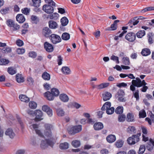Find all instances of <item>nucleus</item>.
Instances as JSON below:
<instances>
[{"mask_svg": "<svg viewBox=\"0 0 154 154\" xmlns=\"http://www.w3.org/2000/svg\"><path fill=\"white\" fill-rule=\"evenodd\" d=\"M111 103L110 102H105L102 107L101 109L102 111L106 110V112L108 115H111L113 113L115 108L113 107H111Z\"/></svg>", "mask_w": 154, "mask_h": 154, "instance_id": "f257e3e1", "label": "nucleus"}, {"mask_svg": "<svg viewBox=\"0 0 154 154\" xmlns=\"http://www.w3.org/2000/svg\"><path fill=\"white\" fill-rule=\"evenodd\" d=\"M67 130L69 134L73 135L82 131V126L79 125L73 126L70 128H67Z\"/></svg>", "mask_w": 154, "mask_h": 154, "instance_id": "f03ea898", "label": "nucleus"}, {"mask_svg": "<svg viewBox=\"0 0 154 154\" xmlns=\"http://www.w3.org/2000/svg\"><path fill=\"white\" fill-rule=\"evenodd\" d=\"M45 130L44 134L48 137H51L52 135L51 130L53 129V125L49 124H45L44 125Z\"/></svg>", "mask_w": 154, "mask_h": 154, "instance_id": "7ed1b4c3", "label": "nucleus"}, {"mask_svg": "<svg viewBox=\"0 0 154 154\" xmlns=\"http://www.w3.org/2000/svg\"><path fill=\"white\" fill-rule=\"evenodd\" d=\"M140 135V134H137V135H133L132 137H129L127 140L128 143L130 145L135 144L139 141V137Z\"/></svg>", "mask_w": 154, "mask_h": 154, "instance_id": "20e7f679", "label": "nucleus"}, {"mask_svg": "<svg viewBox=\"0 0 154 154\" xmlns=\"http://www.w3.org/2000/svg\"><path fill=\"white\" fill-rule=\"evenodd\" d=\"M51 42L54 44H56L61 41V39L60 36L55 34H52L49 36Z\"/></svg>", "mask_w": 154, "mask_h": 154, "instance_id": "39448f33", "label": "nucleus"}, {"mask_svg": "<svg viewBox=\"0 0 154 154\" xmlns=\"http://www.w3.org/2000/svg\"><path fill=\"white\" fill-rule=\"evenodd\" d=\"M54 144V143L52 141L49 139H45V140H42L41 144V147L42 148L45 149L47 148L48 146H49L53 147Z\"/></svg>", "mask_w": 154, "mask_h": 154, "instance_id": "423d86ee", "label": "nucleus"}, {"mask_svg": "<svg viewBox=\"0 0 154 154\" xmlns=\"http://www.w3.org/2000/svg\"><path fill=\"white\" fill-rule=\"evenodd\" d=\"M125 38L128 42H133L136 39V34L132 32H128L125 35Z\"/></svg>", "mask_w": 154, "mask_h": 154, "instance_id": "0eeeda50", "label": "nucleus"}, {"mask_svg": "<svg viewBox=\"0 0 154 154\" xmlns=\"http://www.w3.org/2000/svg\"><path fill=\"white\" fill-rule=\"evenodd\" d=\"M124 95L125 92L122 89H119L116 94L115 96L119 101L125 102L126 100L124 98Z\"/></svg>", "mask_w": 154, "mask_h": 154, "instance_id": "6e6552de", "label": "nucleus"}, {"mask_svg": "<svg viewBox=\"0 0 154 154\" xmlns=\"http://www.w3.org/2000/svg\"><path fill=\"white\" fill-rule=\"evenodd\" d=\"M55 6L50 5H45L42 7V10L48 14H51L54 12Z\"/></svg>", "mask_w": 154, "mask_h": 154, "instance_id": "1a4fd4ad", "label": "nucleus"}, {"mask_svg": "<svg viewBox=\"0 0 154 154\" xmlns=\"http://www.w3.org/2000/svg\"><path fill=\"white\" fill-rule=\"evenodd\" d=\"M34 114L36 116L35 119V121L38 122L42 119L41 118L43 116V113L41 110L38 109L34 111Z\"/></svg>", "mask_w": 154, "mask_h": 154, "instance_id": "9d476101", "label": "nucleus"}, {"mask_svg": "<svg viewBox=\"0 0 154 154\" xmlns=\"http://www.w3.org/2000/svg\"><path fill=\"white\" fill-rule=\"evenodd\" d=\"M44 46L45 49L48 52L50 53L53 51L54 48L53 46L49 42H45Z\"/></svg>", "mask_w": 154, "mask_h": 154, "instance_id": "9b49d317", "label": "nucleus"}, {"mask_svg": "<svg viewBox=\"0 0 154 154\" xmlns=\"http://www.w3.org/2000/svg\"><path fill=\"white\" fill-rule=\"evenodd\" d=\"M42 109L43 111L46 112L49 117H51L53 115L52 109L47 105H44Z\"/></svg>", "mask_w": 154, "mask_h": 154, "instance_id": "f8f14e48", "label": "nucleus"}, {"mask_svg": "<svg viewBox=\"0 0 154 154\" xmlns=\"http://www.w3.org/2000/svg\"><path fill=\"white\" fill-rule=\"evenodd\" d=\"M42 33L45 37L48 38L50 36V35L52 33V31L48 27H45L42 29Z\"/></svg>", "mask_w": 154, "mask_h": 154, "instance_id": "ddd939ff", "label": "nucleus"}, {"mask_svg": "<svg viewBox=\"0 0 154 154\" xmlns=\"http://www.w3.org/2000/svg\"><path fill=\"white\" fill-rule=\"evenodd\" d=\"M15 79L16 81L18 83H23L24 82V78L22 74H16Z\"/></svg>", "mask_w": 154, "mask_h": 154, "instance_id": "4468645a", "label": "nucleus"}, {"mask_svg": "<svg viewBox=\"0 0 154 154\" xmlns=\"http://www.w3.org/2000/svg\"><path fill=\"white\" fill-rule=\"evenodd\" d=\"M44 95L45 97L49 100H53L54 97V96L53 95L52 92L50 91H47L44 94Z\"/></svg>", "mask_w": 154, "mask_h": 154, "instance_id": "2eb2a0df", "label": "nucleus"}, {"mask_svg": "<svg viewBox=\"0 0 154 154\" xmlns=\"http://www.w3.org/2000/svg\"><path fill=\"white\" fill-rule=\"evenodd\" d=\"M106 140L107 142L109 143H112L116 140V137L114 135H109L106 137Z\"/></svg>", "mask_w": 154, "mask_h": 154, "instance_id": "dca6fc26", "label": "nucleus"}, {"mask_svg": "<svg viewBox=\"0 0 154 154\" xmlns=\"http://www.w3.org/2000/svg\"><path fill=\"white\" fill-rule=\"evenodd\" d=\"M16 19L17 21L20 23H23L25 20L24 16L21 14H18L16 17Z\"/></svg>", "mask_w": 154, "mask_h": 154, "instance_id": "f3484780", "label": "nucleus"}, {"mask_svg": "<svg viewBox=\"0 0 154 154\" xmlns=\"http://www.w3.org/2000/svg\"><path fill=\"white\" fill-rule=\"evenodd\" d=\"M102 97L103 101H106L109 100L112 97V94L106 91L102 94Z\"/></svg>", "mask_w": 154, "mask_h": 154, "instance_id": "a211bd4d", "label": "nucleus"}, {"mask_svg": "<svg viewBox=\"0 0 154 154\" xmlns=\"http://www.w3.org/2000/svg\"><path fill=\"white\" fill-rule=\"evenodd\" d=\"M5 134L11 138H13L15 135L13 130L11 128H8L5 132Z\"/></svg>", "mask_w": 154, "mask_h": 154, "instance_id": "6ab92c4d", "label": "nucleus"}, {"mask_svg": "<svg viewBox=\"0 0 154 154\" xmlns=\"http://www.w3.org/2000/svg\"><path fill=\"white\" fill-rule=\"evenodd\" d=\"M119 20H115L113 23L111 25L110 27L108 28V30H115L117 28V23L119 22Z\"/></svg>", "mask_w": 154, "mask_h": 154, "instance_id": "aec40b11", "label": "nucleus"}, {"mask_svg": "<svg viewBox=\"0 0 154 154\" xmlns=\"http://www.w3.org/2000/svg\"><path fill=\"white\" fill-rule=\"evenodd\" d=\"M150 50L148 48H144L142 49L141 54L143 56H147L151 54Z\"/></svg>", "mask_w": 154, "mask_h": 154, "instance_id": "412c9836", "label": "nucleus"}, {"mask_svg": "<svg viewBox=\"0 0 154 154\" xmlns=\"http://www.w3.org/2000/svg\"><path fill=\"white\" fill-rule=\"evenodd\" d=\"M95 130H99L102 129L103 127V124L100 122L95 123L93 126Z\"/></svg>", "mask_w": 154, "mask_h": 154, "instance_id": "4be33fe9", "label": "nucleus"}, {"mask_svg": "<svg viewBox=\"0 0 154 154\" xmlns=\"http://www.w3.org/2000/svg\"><path fill=\"white\" fill-rule=\"evenodd\" d=\"M59 97L60 100L64 102H68L69 100L68 96L64 94H61L59 96Z\"/></svg>", "mask_w": 154, "mask_h": 154, "instance_id": "5701e85b", "label": "nucleus"}, {"mask_svg": "<svg viewBox=\"0 0 154 154\" xmlns=\"http://www.w3.org/2000/svg\"><path fill=\"white\" fill-rule=\"evenodd\" d=\"M48 24L49 27L51 29H55L58 27L57 23L53 20L49 21L48 22Z\"/></svg>", "mask_w": 154, "mask_h": 154, "instance_id": "b1692460", "label": "nucleus"}, {"mask_svg": "<svg viewBox=\"0 0 154 154\" xmlns=\"http://www.w3.org/2000/svg\"><path fill=\"white\" fill-rule=\"evenodd\" d=\"M19 98L21 101L26 103H28L29 101V98L24 94H21L19 96Z\"/></svg>", "mask_w": 154, "mask_h": 154, "instance_id": "393cba45", "label": "nucleus"}, {"mask_svg": "<svg viewBox=\"0 0 154 154\" xmlns=\"http://www.w3.org/2000/svg\"><path fill=\"white\" fill-rule=\"evenodd\" d=\"M61 70L63 73L65 75H69L71 73V70L67 66H63Z\"/></svg>", "mask_w": 154, "mask_h": 154, "instance_id": "a878e982", "label": "nucleus"}, {"mask_svg": "<svg viewBox=\"0 0 154 154\" xmlns=\"http://www.w3.org/2000/svg\"><path fill=\"white\" fill-rule=\"evenodd\" d=\"M42 78L45 80L49 81L50 79L51 76L49 74L46 72H45L42 73Z\"/></svg>", "mask_w": 154, "mask_h": 154, "instance_id": "bb28decb", "label": "nucleus"}, {"mask_svg": "<svg viewBox=\"0 0 154 154\" xmlns=\"http://www.w3.org/2000/svg\"><path fill=\"white\" fill-rule=\"evenodd\" d=\"M127 121L128 122H133L134 121V116L133 113H129L127 116Z\"/></svg>", "mask_w": 154, "mask_h": 154, "instance_id": "cd10ccee", "label": "nucleus"}, {"mask_svg": "<svg viewBox=\"0 0 154 154\" xmlns=\"http://www.w3.org/2000/svg\"><path fill=\"white\" fill-rule=\"evenodd\" d=\"M61 25L63 26H66L68 23L69 20L66 17H63L60 20Z\"/></svg>", "mask_w": 154, "mask_h": 154, "instance_id": "c85d7f7f", "label": "nucleus"}, {"mask_svg": "<svg viewBox=\"0 0 154 154\" xmlns=\"http://www.w3.org/2000/svg\"><path fill=\"white\" fill-rule=\"evenodd\" d=\"M71 144L74 147L77 148L80 146V142L78 140H75L72 142Z\"/></svg>", "mask_w": 154, "mask_h": 154, "instance_id": "c756f323", "label": "nucleus"}, {"mask_svg": "<svg viewBox=\"0 0 154 154\" xmlns=\"http://www.w3.org/2000/svg\"><path fill=\"white\" fill-rule=\"evenodd\" d=\"M60 148L62 149H66L69 147V144L67 142L61 143L59 145Z\"/></svg>", "mask_w": 154, "mask_h": 154, "instance_id": "7c9ffc66", "label": "nucleus"}, {"mask_svg": "<svg viewBox=\"0 0 154 154\" xmlns=\"http://www.w3.org/2000/svg\"><path fill=\"white\" fill-rule=\"evenodd\" d=\"M12 49L11 47H4L2 49V52L3 54L9 53L11 52Z\"/></svg>", "mask_w": 154, "mask_h": 154, "instance_id": "2f4dec72", "label": "nucleus"}, {"mask_svg": "<svg viewBox=\"0 0 154 154\" xmlns=\"http://www.w3.org/2000/svg\"><path fill=\"white\" fill-rule=\"evenodd\" d=\"M9 62V60L6 59L2 58L0 59V65H6Z\"/></svg>", "mask_w": 154, "mask_h": 154, "instance_id": "473e14b6", "label": "nucleus"}, {"mask_svg": "<svg viewBox=\"0 0 154 154\" xmlns=\"http://www.w3.org/2000/svg\"><path fill=\"white\" fill-rule=\"evenodd\" d=\"M59 14L56 13H54L49 15V17L51 19L54 20H57L59 17Z\"/></svg>", "mask_w": 154, "mask_h": 154, "instance_id": "72a5a7b5", "label": "nucleus"}, {"mask_svg": "<svg viewBox=\"0 0 154 154\" xmlns=\"http://www.w3.org/2000/svg\"><path fill=\"white\" fill-rule=\"evenodd\" d=\"M136 34L138 38H142L145 35V32L144 30H140Z\"/></svg>", "mask_w": 154, "mask_h": 154, "instance_id": "f704fd0d", "label": "nucleus"}, {"mask_svg": "<svg viewBox=\"0 0 154 154\" xmlns=\"http://www.w3.org/2000/svg\"><path fill=\"white\" fill-rule=\"evenodd\" d=\"M61 38L63 40H68L70 38V34L67 32H64L62 35Z\"/></svg>", "mask_w": 154, "mask_h": 154, "instance_id": "c9c22d12", "label": "nucleus"}, {"mask_svg": "<svg viewBox=\"0 0 154 154\" xmlns=\"http://www.w3.org/2000/svg\"><path fill=\"white\" fill-rule=\"evenodd\" d=\"M124 143V141L122 140H118L115 143V145L116 147L118 148L122 147Z\"/></svg>", "mask_w": 154, "mask_h": 154, "instance_id": "e433bc0d", "label": "nucleus"}, {"mask_svg": "<svg viewBox=\"0 0 154 154\" xmlns=\"http://www.w3.org/2000/svg\"><path fill=\"white\" fill-rule=\"evenodd\" d=\"M8 72L9 74L13 75L16 73L17 71L15 68L12 67H9L8 69Z\"/></svg>", "mask_w": 154, "mask_h": 154, "instance_id": "4c0bfd02", "label": "nucleus"}, {"mask_svg": "<svg viewBox=\"0 0 154 154\" xmlns=\"http://www.w3.org/2000/svg\"><path fill=\"white\" fill-rule=\"evenodd\" d=\"M51 92H52L53 95L55 97L58 96L60 93L59 90L55 88H52L51 90Z\"/></svg>", "mask_w": 154, "mask_h": 154, "instance_id": "58836bf2", "label": "nucleus"}, {"mask_svg": "<svg viewBox=\"0 0 154 154\" xmlns=\"http://www.w3.org/2000/svg\"><path fill=\"white\" fill-rule=\"evenodd\" d=\"M123 108L122 106H119L115 110L116 113L118 114H122L123 112Z\"/></svg>", "mask_w": 154, "mask_h": 154, "instance_id": "ea45409f", "label": "nucleus"}, {"mask_svg": "<svg viewBox=\"0 0 154 154\" xmlns=\"http://www.w3.org/2000/svg\"><path fill=\"white\" fill-rule=\"evenodd\" d=\"M29 106L31 109H35L37 107V104L34 101H31L29 102Z\"/></svg>", "mask_w": 154, "mask_h": 154, "instance_id": "a19ab883", "label": "nucleus"}, {"mask_svg": "<svg viewBox=\"0 0 154 154\" xmlns=\"http://www.w3.org/2000/svg\"><path fill=\"white\" fill-rule=\"evenodd\" d=\"M14 23V21L11 19H8L6 21V24L10 27H12Z\"/></svg>", "mask_w": 154, "mask_h": 154, "instance_id": "79ce46f5", "label": "nucleus"}, {"mask_svg": "<svg viewBox=\"0 0 154 154\" xmlns=\"http://www.w3.org/2000/svg\"><path fill=\"white\" fill-rule=\"evenodd\" d=\"M109 85L108 83H103L97 85V89H101L103 88L107 87Z\"/></svg>", "mask_w": 154, "mask_h": 154, "instance_id": "37998d69", "label": "nucleus"}, {"mask_svg": "<svg viewBox=\"0 0 154 154\" xmlns=\"http://www.w3.org/2000/svg\"><path fill=\"white\" fill-rule=\"evenodd\" d=\"M153 35L152 33H149L148 35V41L149 44H152L153 42Z\"/></svg>", "mask_w": 154, "mask_h": 154, "instance_id": "c03bdc74", "label": "nucleus"}, {"mask_svg": "<svg viewBox=\"0 0 154 154\" xmlns=\"http://www.w3.org/2000/svg\"><path fill=\"white\" fill-rule=\"evenodd\" d=\"M123 63L127 65H129L130 64L129 59L128 57H123L122 58Z\"/></svg>", "mask_w": 154, "mask_h": 154, "instance_id": "a18cd8bd", "label": "nucleus"}, {"mask_svg": "<svg viewBox=\"0 0 154 154\" xmlns=\"http://www.w3.org/2000/svg\"><path fill=\"white\" fill-rule=\"evenodd\" d=\"M56 111L57 115L58 116H62L64 115V112L62 109L60 108L57 109Z\"/></svg>", "mask_w": 154, "mask_h": 154, "instance_id": "49530a36", "label": "nucleus"}, {"mask_svg": "<svg viewBox=\"0 0 154 154\" xmlns=\"http://www.w3.org/2000/svg\"><path fill=\"white\" fill-rule=\"evenodd\" d=\"M34 6L35 7H39L41 3V0H32Z\"/></svg>", "mask_w": 154, "mask_h": 154, "instance_id": "de8ad7c7", "label": "nucleus"}, {"mask_svg": "<svg viewBox=\"0 0 154 154\" xmlns=\"http://www.w3.org/2000/svg\"><path fill=\"white\" fill-rule=\"evenodd\" d=\"M141 82L137 81L135 80H133L132 81V84L135 86L137 87H142V85L140 84Z\"/></svg>", "mask_w": 154, "mask_h": 154, "instance_id": "09e8293b", "label": "nucleus"}, {"mask_svg": "<svg viewBox=\"0 0 154 154\" xmlns=\"http://www.w3.org/2000/svg\"><path fill=\"white\" fill-rule=\"evenodd\" d=\"M126 116L124 114L119 115L118 117V121L120 122H123L125 120Z\"/></svg>", "mask_w": 154, "mask_h": 154, "instance_id": "8fccbe9b", "label": "nucleus"}, {"mask_svg": "<svg viewBox=\"0 0 154 154\" xmlns=\"http://www.w3.org/2000/svg\"><path fill=\"white\" fill-rule=\"evenodd\" d=\"M139 117L140 118H144L146 116V113L144 110H142L139 112Z\"/></svg>", "mask_w": 154, "mask_h": 154, "instance_id": "3c124183", "label": "nucleus"}, {"mask_svg": "<svg viewBox=\"0 0 154 154\" xmlns=\"http://www.w3.org/2000/svg\"><path fill=\"white\" fill-rule=\"evenodd\" d=\"M145 150V146L144 145H141L139 148L138 153L143 154Z\"/></svg>", "mask_w": 154, "mask_h": 154, "instance_id": "603ef678", "label": "nucleus"}, {"mask_svg": "<svg viewBox=\"0 0 154 154\" xmlns=\"http://www.w3.org/2000/svg\"><path fill=\"white\" fill-rule=\"evenodd\" d=\"M17 52L19 54H23L25 52V50L23 48H19L17 49Z\"/></svg>", "mask_w": 154, "mask_h": 154, "instance_id": "864d4df0", "label": "nucleus"}, {"mask_svg": "<svg viewBox=\"0 0 154 154\" xmlns=\"http://www.w3.org/2000/svg\"><path fill=\"white\" fill-rule=\"evenodd\" d=\"M135 130V128L134 126H129L127 129L128 132L130 134L134 132Z\"/></svg>", "mask_w": 154, "mask_h": 154, "instance_id": "5fc2aeb1", "label": "nucleus"}, {"mask_svg": "<svg viewBox=\"0 0 154 154\" xmlns=\"http://www.w3.org/2000/svg\"><path fill=\"white\" fill-rule=\"evenodd\" d=\"M28 55L29 57L34 58L36 57L37 54L35 52L32 51L29 53Z\"/></svg>", "mask_w": 154, "mask_h": 154, "instance_id": "6e6d98bb", "label": "nucleus"}, {"mask_svg": "<svg viewBox=\"0 0 154 154\" xmlns=\"http://www.w3.org/2000/svg\"><path fill=\"white\" fill-rule=\"evenodd\" d=\"M21 11L23 14L27 15L29 13L30 9L28 8H26L22 9Z\"/></svg>", "mask_w": 154, "mask_h": 154, "instance_id": "4d7b16f0", "label": "nucleus"}, {"mask_svg": "<svg viewBox=\"0 0 154 154\" xmlns=\"http://www.w3.org/2000/svg\"><path fill=\"white\" fill-rule=\"evenodd\" d=\"M110 59L113 60L115 61L117 63H119V57L114 55H112Z\"/></svg>", "mask_w": 154, "mask_h": 154, "instance_id": "13d9d810", "label": "nucleus"}, {"mask_svg": "<svg viewBox=\"0 0 154 154\" xmlns=\"http://www.w3.org/2000/svg\"><path fill=\"white\" fill-rule=\"evenodd\" d=\"M46 3L48 5H50L52 6H55V3L52 0H44Z\"/></svg>", "mask_w": 154, "mask_h": 154, "instance_id": "bf43d9fd", "label": "nucleus"}, {"mask_svg": "<svg viewBox=\"0 0 154 154\" xmlns=\"http://www.w3.org/2000/svg\"><path fill=\"white\" fill-rule=\"evenodd\" d=\"M9 7L6 8H5L2 9L1 11V13L3 14H5L7 13L8 11L9 10Z\"/></svg>", "mask_w": 154, "mask_h": 154, "instance_id": "052dcab7", "label": "nucleus"}, {"mask_svg": "<svg viewBox=\"0 0 154 154\" xmlns=\"http://www.w3.org/2000/svg\"><path fill=\"white\" fill-rule=\"evenodd\" d=\"M57 61L58 62V65L60 66L61 65L62 63V60H63V58L60 55L58 56L57 57Z\"/></svg>", "mask_w": 154, "mask_h": 154, "instance_id": "680f3d73", "label": "nucleus"}, {"mask_svg": "<svg viewBox=\"0 0 154 154\" xmlns=\"http://www.w3.org/2000/svg\"><path fill=\"white\" fill-rule=\"evenodd\" d=\"M16 44L18 46L21 47L23 45V42L22 40L19 39L17 40Z\"/></svg>", "mask_w": 154, "mask_h": 154, "instance_id": "e2e57ef3", "label": "nucleus"}, {"mask_svg": "<svg viewBox=\"0 0 154 154\" xmlns=\"http://www.w3.org/2000/svg\"><path fill=\"white\" fill-rule=\"evenodd\" d=\"M12 27L13 28V30L16 31L19 29L20 28V26L17 24L14 23V25H13Z\"/></svg>", "mask_w": 154, "mask_h": 154, "instance_id": "0e129e2a", "label": "nucleus"}, {"mask_svg": "<svg viewBox=\"0 0 154 154\" xmlns=\"http://www.w3.org/2000/svg\"><path fill=\"white\" fill-rule=\"evenodd\" d=\"M127 85L126 83L124 82H122L121 83H118L116 85L119 88H121V87H126Z\"/></svg>", "mask_w": 154, "mask_h": 154, "instance_id": "69168bd1", "label": "nucleus"}, {"mask_svg": "<svg viewBox=\"0 0 154 154\" xmlns=\"http://www.w3.org/2000/svg\"><path fill=\"white\" fill-rule=\"evenodd\" d=\"M137 19V17H134L133 19V25L135 26L137 25L139 22V20H138Z\"/></svg>", "mask_w": 154, "mask_h": 154, "instance_id": "338daca9", "label": "nucleus"}, {"mask_svg": "<svg viewBox=\"0 0 154 154\" xmlns=\"http://www.w3.org/2000/svg\"><path fill=\"white\" fill-rule=\"evenodd\" d=\"M134 96L136 99L137 100H138L139 99V91L137 90L136 91L134 94Z\"/></svg>", "mask_w": 154, "mask_h": 154, "instance_id": "774afa93", "label": "nucleus"}]
</instances>
